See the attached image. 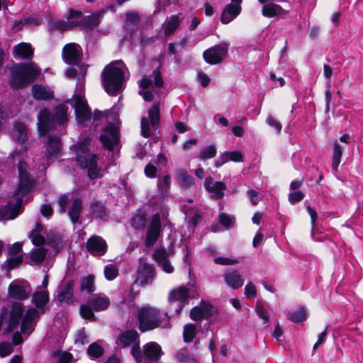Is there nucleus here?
<instances>
[{
	"label": "nucleus",
	"instance_id": "nucleus-1",
	"mask_svg": "<svg viewBox=\"0 0 363 363\" xmlns=\"http://www.w3.org/2000/svg\"><path fill=\"white\" fill-rule=\"evenodd\" d=\"M27 147L22 146L19 149H16L9 155L10 160L13 162L16 161V158H18L19 184L13 194V196L16 199L15 208L22 205L23 197L28 194L33 187V177L28 172L26 162L23 160L24 156L27 154Z\"/></svg>",
	"mask_w": 363,
	"mask_h": 363
},
{
	"label": "nucleus",
	"instance_id": "nucleus-2",
	"mask_svg": "<svg viewBox=\"0 0 363 363\" xmlns=\"http://www.w3.org/2000/svg\"><path fill=\"white\" fill-rule=\"evenodd\" d=\"M138 328L141 333L152 330L154 329L169 328L170 317L165 313L162 316L161 311L155 307L144 306L138 307L135 313Z\"/></svg>",
	"mask_w": 363,
	"mask_h": 363
},
{
	"label": "nucleus",
	"instance_id": "nucleus-3",
	"mask_svg": "<svg viewBox=\"0 0 363 363\" xmlns=\"http://www.w3.org/2000/svg\"><path fill=\"white\" fill-rule=\"evenodd\" d=\"M40 74V68L33 62L17 63L10 69L8 83L13 90L21 89L34 82Z\"/></svg>",
	"mask_w": 363,
	"mask_h": 363
},
{
	"label": "nucleus",
	"instance_id": "nucleus-4",
	"mask_svg": "<svg viewBox=\"0 0 363 363\" xmlns=\"http://www.w3.org/2000/svg\"><path fill=\"white\" fill-rule=\"evenodd\" d=\"M68 108L64 104L56 106L52 111L42 108L38 115V128L40 135H46L67 121Z\"/></svg>",
	"mask_w": 363,
	"mask_h": 363
},
{
	"label": "nucleus",
	"instance_id": "nucleus-5",
	"mask_svg": "<svg viewBox=\"0 0 363 363\" xmlns=\"http://www.w3.org/2000/svg\"><path fill=\"white\" fill-rule=\"evenodd\" d=\"M124 63L121 60H116L103 69L101 78L105 91L111 96L116 95L120 91L124 82Z\"/></svg>",
	"mask_w": 363,
	"mask_h": 363
},
{
	"label": "nucleus",
	"instance_id": "nucleus-6",
	"mask_svg": "<svg viewBox=\"0 0 363 363\" xmlns=\"http://www.w3.org/2000/svg\"><path fill=\"white\" fill-rule=\"evenodd\" d=\"M148 116L150 122L148 121V119L143 116L141 118V134L144 138H149L151 136V130H150V125L152 127H155L156 125H158L160 122V104H154L152 105V106L149 108L148 111Z\"/></svg>",
	"mask_w": 363,
	"mask_h": 363
},
{
	"label": "nucleus",
	"instance_id": "nucleus-7",
	"mask_svg": "<svg viewBox=\"0 0 363 363\" xmlns=\"http://www.w3.org/2000/svg\"><path fill=\"white\" fill-rule=\"evenodd\" d=\"M228 54V45L226 43L216 45L203 53L204 60L209 65H217L222 62Z\"/></svg>",
	"mask_w": 363,
	"mask_h": 363
},
{
	"label": "nucleus",
	"instance_id": "nucleus-8",
	"mask_svg": "<svg viewBox=\"0 0 363 363\" xmlns=\"http://www.w3.org/2000/svg\"><path fill=\"white\" fill-rule=\"evenodd\" d=\"M77 162L82 168L88 169V177L90 179H95L100 177L101 169L97 167L96 154H79L77 155Z\"/></svg>",
	"mask_w": 363,
	"mask_h": 363
},
{
	"label": "nucleus",
	"instance_id": "nucleus-9",
	"mask_svg": "<svg viewBox=\"0 0 363 363\" xmlns=\"http://www.w3.org/2000/svg\"><path fill=\"white\" fill-rule=\"evenodd\" d=\"M161 218L159 213L152 215L145 238V245L147 247H152L161 234Z\"/></svg>",
	"mask_w": 363,
	"mask_h": 363
},
{
	"label": "nucleus",
	"instance_id": "nucleus-10",
	"mask_svg": "<svg viewBox=\"0 0 363 363\" xmlns=\"http://www.w3.org/2000/svg\"><path fill=\"white\" fill-rule=\"evenodd\" d=\"M76 119L78 123L83 124L91 119V111L86 101L81 95L74 96V104Z\"/></svg>",
	"mask_w": 363,
	"mask_h": 363
},
{
	"label": "nucleus",
	"instance_id": "nucleus-11",
	"mask_svg": "<svg viewBox=\"0 0 363 363\" xmlns=\"http://www.w3.org/2000/svg\"><path fill=\"white\" fill-rule=\"evenodd\" d=\"M136 273L137 277L134 283L138 282L141 286L152 284L156 274L154 265L147 262L140 264Z\"/></svg>",
	"mask_w": 363,
	"mask_h": 363
},
{
	"label": "nucleus",
	"instance_id": "nucleus-12",
	"mask_svg": "<svg viewBox=\"0 0 363 363\" xmlns=\"http://www.w3.org/2000/svg\"><path fill=\"white\" fill-rule=\"evenodd\" d=\"M62 55L67 65H77L82 60V49L77 43H68L64 46Z\"/></svg>",
	"mask_w": 363,
	"mask_h": 363
},
{
	"label": "nucleus",
	"instance_id": "nucleus-13",
	"mask_svg": "<svg viewBox=\"0 0 363 363\" xmlns=\"http://www.w3.org/2000/svg\"><path fill=\"white\" fill-rule=\"evenodd\" d=\"M99 140L104 148L111 151L118 140V133L113 123H109L103 130Z\"/></svg>",
	"mask_w": 363,
	"mask_h": 363
},
{
	"label": "nucleus",
	"instance_id": "nucleus-14",
	"mask_svg": "<svg viewBox=\"0 0 363 363\" xmlns=\"http://www.w3.org/2000/svg\"><path fill=\"white\" fill-rule=\"evenodd\" d=\"M242 2V0H231V2L225 6L220 16L222 23H229L240 13Z\"/></svg>",
	"mask_w": 363,
	"mask_h": 363
},
{
	"label": "nucleus",
	"instance_id": "nucleus-15",
	"mask_svg": "<svg viewBox=\"0 0 363 363\" xmlns=\"http://www.w3.org/2000/svg\"><path fill=\"white\" fill-rule=\"evenodd\" d=\"M86 247L91 255L95 256L104 255L107 251L106 241L97 235H94L88 239Z\"/></svg>",
	"mask_w": 363,
	"mask_h": 363
},
{
	"label": "nucleus",
	"instance_id": "nucleus-16",
	"mask_svg": "<svg viewBox=\"0 0 363 363\" xmlns=\"http://www.w3.org/2000/svg\"><path fill=\"white\" fill-rule=\"evenodd\" d=\"M140 340L139 334L134 329L122 331L116 337L115 343L121 348L132 346Z\"/></svg>",
	"mask_w": 363,
	"mask_h": 363
},
{
	"label": "nucleus",
	"instance_id": "nucleus-17",
	"mask_svg": "<svg viewBox=\"0 0 363 363\" xmlns=\"http://www.w3.org/2000/svg\"><path fill=\"white\" fill-rule=\"evenodd\" d=\"M40 315V314L37 309L34 308L28 309L21 320V332L25 335L30 334L34 330V320L39 318Z\"/></svg>",
	"mask_w": 363,
	"mask_h": 363
},
{
	"label": "nucleus",
	"instance_id": "nucleus-18",
	"mask_svg": "<svg viewBox=\"0 0 363 363\" xmlns=\"http://www.w3.org/2000/svg\"><path fill=\"white\" fill-rule=\"evenodd\" d=\"M61 138L58 135H50L47 138L45 155L47 160L52 157H57L62 148Z\"/></svg>",
	"mask_w": 363,
	"mask_h": 363
},
{
	"label": "nucleus",
	"instance_id": "nucleus-19",
	"mask_svg": "<svg viewBox=\"0 0 363 363\" xmlns=\"http://www.w3.org/2000/svg\"><path fill=\"white\" fill-rule=\"evenodd\" d=\"M74 281L69 280L58 287L57 299L60 303L71 304L74 302Z\"/></svg>",
	"mask_w": 363,
	"mask_h": 363
},
{
	"label": "nucleus",
	"instance_id": "nucleus-20",
	"mask_svg": "<svg viewBox=\"0 0 363 363\" xmlns=\"http://www.w3.org/2000/svg\"><path fill=\"white\" fill-rule=\"evenodd\" d=\"M174 179L184 189H189L196 185L194 178L190 175L185 168H179L175 170Z\"/></svg>",
	"mask_w": 363,
	"mask_h": 363
},
{
	"label": "nucleus",
	"instance_id": "nucleus-21",
	"mask_svg": "<svg viewBox=\"0 0 363 363\" xmlns=\"http://www.w3.org/2000/svg\"><path fill=\"white\" fill-rule=\"evenodd\" d=\"M189 296V289L182 286L170 291L168 296V301L169 302L179 301V310H181L183 305L188 303Z\"/></svg>",
	"mask_w": 363,
	"mask_h": 363
},
{
	"label": "nucleus",
	"instance_id": "nucleus-22",
	"mask_svg": "<svg viewBox=\"0 0 363 363\" xmlns=\"http://www.w3.org/2000/svg\"><path fill=\"white\" fill-rule=\"evenodd\" d=\"M226 284L233 289H238L244 284V278L235 269H227L223 274Z\"/></svg>",
	"mask_w": 363,
	"mask_h": 363
},
{
	"label": "nucleus",
	"instance_id": "nucleus-23",
	"mask_svg": "<svg viewBox=\"0 0 363 363\" xmlns=\"http://www.w3.org/2000/svg\"><path fill=\"white\" fill-rule=\"evenodd\" d=\"M183 20L184 16L181 13L177 15L171 16L169 18H167L166 21L162 24V29L165 37H168L174 34Z\"/></svg>",
	"mask_w": 363,
	"mask_h": 363
},
{
	"label": "nucleus",
	"instance_id": "nucleus-24",
	"mask_svg": "<svg viewBox=\"0 0 363 363\" xmlns=\"http://www.w3.org/2000/svg\"><path fill=\"white\" fill-rule=\"evenodd\" d=\"M89 303L94 311L99 312L106 310L110 306V299L104 294H96L89 298Z\"/></svg>",
	"mask_w": 363,
	"mask_h": 363
},
{
	"label": "nucleus",
	"instance_id": "nucleus-25",
	"mask_svg": "<svg viewBox=\"0 0 363 363\" xmlns=\"http://www.w3.org/2000/svg\"><path fill=\"white\" fill-rule=\"evenodd\" d=\"M99 16L96 13L86 16L83 17L80 21L77 22H72L74 26L79 27L82 30H84L86 32L93 30L99 25Z\"/></svg>",
	"mask_w": 363,
	"mask_h": 363
},
{
	"label": "nucleus",
	"instance_id": "nucleus-26",
	"mask_svg": "<svg viewBox=\"0 0 363 363\" xmlns=\"http://www.w3.org/2000/svg\"><path fill=\"white\" fill-rule=\"evenodd\" d=\"M144 357L152 362H157L160 358L162 352L161 347L155 342H150L143 346Z\"/></svg>",
	"mask_w": 363,
	"mask_h": 363
},
{
	"label": "nucleus",
	"instance_id": "nucleus-27",
	"mask_svg": "<svg viewBox=\"0 0 363 363\" xmlns=\"http://www.w3.org/2000/svg\"><path fill=\"white\" fill-rule=\"evenodd\" d=\"M28 284L11 283L9 286V294L11 298L16 300H24L28 297L29 292L26 288Z\"/></svg>",
	"mask_w": 363,
	"mask_h": 363
},
{
	"label": "nucleus",
	"instance_id": "nucleus-28",
	"mask_svg": "<svg viewBox=\"0 0 363 363\" xmlns=\"http://www.w3.org/2000/svg\"><path fill=\"white\" fill-rule=\"evenodd\" d=\"M32 95L36 100L48 101L54 98L52 91L48 89L41 84H35L31 88Z\"/></svg>",
	"mask_w": 363,
	"mask_h": 363
},
{
	"label": "nucleus",
	"instance_id": "nucleus-29",
	"mask_svg": "<svg viewBox=\"0 0 363 363\" xmlns=\"http://www.w3.org/2000/svg\"><path fill=\"white\" fill-rule=\"evenodd\" d=\"M262 4V14L264 17L272 18L277 16H282L286 13V11L280 5L274 2H267Z\"/></svg>",
	"mask_w": 363,
	"mask_h": 363
},
{
	"label": "nucleus",
	"instance_id": "nucleus-30",
	"mask_svg": "<svg viewBox=\"0 0 363 363\" xmlns=\"http://www.w3.org/2000/svg\"><path fill=\"white\" fill-rule=\"evenodd\" d=\"M82 209V201L80 198H75L72 200V204L68 208V216L72 222L76 223L78 222Z\"/></svg>",
	"mask_w": 363,
	"mask_h": 363
},
{
	"label": "nucleus",
	"instance_id": "nucleus-31",
	"mask_svg": "<svg viewBox=\"0 0 363 363\" xmlns=\"http://www.w3.org/2000/svg\"><path fill=\"white\" fill-rule=\"evenodd\" d=\"M79 291L88 294H92L96 290L95 277L94 274H89L82 277L79 282Z\"/></svg>",
	"mask_w": 363,
	"mask_h": 363
},
{
	"label": "nucleus",
	"instance_id": "nucleus-32",
	"mask_svg": "<svg viewBox=\"0 0 363 363\" xmlns=\"http://www.w3.org/2000/svg\"><path fill=\"white\" fill-rule=\"evenodd\" d=\"M13 137L16 143L21 145L26 142L28 140L27 128L23 123L17 122L15 123Z\"/></svg>",
	"mask_w": 363,
	"mask_h": 363
},
{
	"label": "nucleus",
	"instance_id": "nucleus-33",
	"mask_svg": "<svg viewBox=\"0 0 363 363\" xmlns=\"http://www.w3.org/2000/svg\"><path fill=\"white\" fill-rule=\"evenodd\" d=\"M13 52L15 57L18 56L22 59H29L33 55V50L28 43H21L14 46Z\"/></svg>",
	"mask_w": 363,
	"mask_h": 363
},
{
	"label": "nucleus",
	"instance_id": "nucleus-34",
	"mask_svg": "<svg viewBox=\"0 0 363 363\" xmlns=\"http://www.w3.org/2000/svg\"><path fill=\"white\" fill-rule=\"evenodd\" d=\"M43 230V226L40 223H36L35 228L32 230L30 233V238L35 246H42L46 242L44 236L42 235Z\"/></svg>",
	"mask_w": 363,
	"mask_h": 363
},
{
	"label": "nucleus",
	"instance_id": "nucleus-35",
	"mask_svg": "<svg viewBox=\"0 0 363 363\" xmlns=\"http://www.w3.org/2000/svg\"><path fill=\"white\" fill-rule=\"evenodd\" d=\"M48 301V294L45 291H36L33 295V301L35 307L38 309H42L40 314L44 313V306L47 304Z\"/></svg>",
	"mask_w": 363,
	"mask_h": 363
},
{
	"label": "nucleus",
	"instance_id": "nucleus-36",
	"mask_svg": "<svg viewBox=\"0 0 363 363\" xmlns=\"http://www.w3.org/2000/svg\"><path fill=\"white\" fill-rule=\"evenodd\" d=\"M91 212L96 218L106 219L107 210L106 206L100 201H94L90 204Z\"/></svg>",
	"mask_w": 363,
	"mask_h": 363
},
{
	"label": "nucleus",
	"instance_id": "nucleus-37",
	"mask_svg": "<svg viewBox=\"0 0 363 363\" xmlns=\"http://www.w3.org/2000/svg\"><path fill=\"white\" fill-rule=\"evenodd\" d=\"M62 238L56 233L50 231L47 235V245L55 250H59L62 247Z\"/></svg>",
	"mask_w": 363,
	"mask_h": 363
},
{
	"label": "nucleus",
	"instance_id": "nucleus-38",
	"mask_svg": "<svg viewBox=\"0 0 363 363\" xmlns=\"http://www.w3.org/2000/svg\"><path fill=\"white\" fill-rule=\"evenodd\" d=\"M342 151V147L337 142H335L333 144V154L332 160V169L334 171L337 170L339 164L341 162Z\"/></svg>",
	"mask_w": 363,
	"mask_h": 363
},
{
	"label": "nucleus",
	"instance_id": "nucleus-39",
	"mask_svg": "<svg viewBox=\"0 0 363 363\" xmlns=\"http://www.w3.org/2000/svg\"><path fill=\"white\" fill-rule=\"evenodd\" d=\"M197 333V326L194 323H188L184 325L183 338L185 342H191Z\"/></svg>",
	"mask_w": 363,
	"mask_h": 363
},
{
	"label": "nucleus",
	"instance_id": "nucleus-40",
	"mask_svg": "<svg viewBox=\"0 0 363 363\" xmlns=\"http://www.w3.org/2000/svg\"><path fill=\"white\" fill-rule=\"evenodd\" d=\"M216 146L215 145H210L200 150L199 158L201 160L205 161L206 160L214 157L216 155Z\"/></svg>",
	"mask_w": 363,
	"mask_h": 363
},
{
	"label": "nucleus",
	"instance_id": "nucleus-41",
	"mask_svg": "<svg viewBox=\"0 0 363 363\" xmlns=\"http://www.w3.org/2000/svg\"><path fill=\"white\" fill-rule=\"evenodd\" d=\"M201 213L198 210H189L186 213V221L194 227L201 222Z\"/></svg>",
	"mask_w": 363,
	"mask_h": 363
},
{
	"label": "nucleus",
	"instance_id": "nucleus-42",
	"mask_svg": "<svg viewBox=\"0 0 363 363\" xmlns=\"http://www.w3.org/2000/svg\"><path fill=\"white\" fill-rule=\"evenodd\" d=\"M169 252L163 247H156L152 253V258L158 264L168 259Z\"/></svg>",
	"mask_w": 363,
	"mask_h": 363
},
{
	"label": "nucleus",
	"instance_id": "nucleus-43",
	"mask_svg": "<svg viewBox=\"0 0 363 363\" xmlns=\"http://www.w3.org/2000/svg\"><path fill=\"white\" fill-rule=\"evenodd\" d=\"M48 253V250L44 247H39L33 250L30 255L33 262L37 264L42 263Z\"/></svg>",
	"mask_w": 363,
	"mask_h": 363
},
{
	"label": "nucleus",
	"instance_id": "nucleus-44",
	"mask_svg": "<svg viewBox=\"0 0 363 363\" xmlns=\"http://www.w3.org/2000/svg\"><path fill=\"white\" fill-rule=\"evenodd\" d=\"M226 189V185L223 182H216L213 185L210 193L213 194L215 199H219L224 196V191Z\"/></svg>",
	"mask_w": 363,
	"mask_h": 363
},
{
	"label": "nucleus",
	"instance_id": "nucleus-45",
	"mask_svg": "<svg viewBox=\"0 0 363 363\" xmlns=\"http://www.w3.org/2000/svg\"><path fill=\"white\" fill-rule=\"evenodd\" d=\"M171 177L165 175L162 178H159L157 180V188L162 194H165L171 186Z\"/></svg>",
	"mask_w": 363,
	"mask_h": 363
},
{
	"label": "nucleus",
	"instance_id": "nucleus-46",
	"mask_svg": "<svg viewBox=\"0 0 363 363\" xmlns=\"http://www.w3.org/2000/svg\"><path fill=\"white\" fill-rule=\"evenodd\" d=\"M293 323H301L306 320L307 313L304 308H300L298 310L294 311L288 318Z\"/></svg>",
	"mask_w": 363,
	"mask_h": 363
},
{
	"label": "nucleus",
	"instance_id": "nucleus-47",
	"mask_svg": "<svg viewBox=\"0 0 363 363\" xmlns=\"http://www.w3.org/2000/svg\"><path fill=\"white\" fill-rule=\"evenodd\" d=\"M131 225L137 230H143L146 225L145 214H138L131 218Z\"/></svg>",
	"mask_w": 363,
	"mask_h": 363
},
{
	"label": "nucleus",
	"instance_id": "nucleus-48",
	"mask_svg": "<svg viewBox=\"0 0 363 363\" xmlns=\"http://www.w3.org/2000/svg\"><path fill=\"white\" fill-rule=\"evenodd\" d=\"M104 275L107 280L112 281L118 275V269L113 264H108L104 267Z\"/></svg>",
	"mask_w": 363,
	"mask_h": 363
},
{
	"label": "nucleus",
	"instance_id": "nucleus-49",
	"mask_svg": "<svg viewBox=\"0 0 363 363\" xmlns=\"http://www.w3.org/2000/svg\"><path fill=\"white\" fill-rule=\"evenodd\" d=\"M94 310L90 306L89 302L86 304H82L79 307V313L81 316L86 320H92L94 318Z\"/></svg>",
	"mask_w": 363,
	"mask_h": 363
},
{
	"label": "nucleus",
	"instance_id": "nucleus-50",
	"mask_svg": "<svg viewBox=\"0 0 363 363\" xmlns=\"http://www.w3.org/2000/svg\"><path fill=\"white\" fill-rule=\"evenodd\" d=\"M23 312V305L21 303H15L12 305L10 317L21 320L24 315Z\"/></svg>",
	"mask_w": 363,
	"mask_h": 363
},
{
	"label": "nucleus",
	"instance_id": "nucleus-51",
	"mask_svg": "<svg viewBox=\"0 0 363 363\" xmlns=\"http://www.w3.org/2000/svg\"><path fill=\"white\" fill-rule=\"evenodd\" d=\"M130 353L137 362L140 363L143 361L144 355L140 347V340L132 345Z\"/></svg>",
	"mask_w": 363,
	"mask_h": 363
},
{
	"label": "nucleus",
	"instance_id": "nucleus-52",
	"mask_svg": "<svg viewBox=\"0 0 363 363\" xmlns=\"http://www.w3.org/2000/svg\"><path fill=\"white\" fill-rule=\"evenodd\" d=\"M23 262V256L17 255V256H11V257L8 258L4 264L6 265V269L8 271H10L17 267H18Z\"/></svg>",
	"mask_w": 363,
	"mask_h": 363
},
{
	"label": "nucleus",
	"instance_id": "nucleus-53",
	"mask_svg": "<svg viewBox=\"0 0 363 363\" xmlns=\"http://www.w3.org/2000/svg\"><path fill=\"white\" fill-rule=\"evenodd\" d=\"M88 354L94 358H99L104 354L103 347L97 343L91 344L87 350Z\"/></svg>",
	"mask_w": 363,
	"mask_h": 363
},
{
	"label": "nucleus",
	"instance_id": "nucleus-54",
	"mask_svg": "<svg viewBox=\"0 0 363 363\" xmlns=\"http://www.w3.org/2000/svg\"><path fill=\"white\" fill-rule=\"evenodd\" d=\"M219 222L225 228H230L235 224V218L227 213H221L219 215Z\"/></svg>",
	"mask_w": 363,
	"mask_h": 363
},
{
	"label": "nucleus",
	"instance_id": "nucleus-55",
	"mask_svg": "<svg viewBox=\"0 0 363 363\" xmlns=\"http://www.w3.org/2000/svg\"><path fill=\"white\" fill-rule=\"evenodd\" d=\"M199 307L204 318H210L214 313V307L208 302L202 300Z\"/></svg>",
	"mask_w": 363,
	"mask_h": 363
},
{
	"label": "nucleus",
	"instance_id": "nucleus-56",
	"mask_svg": "<svg viewBox=\"0 0 363 363\" xmlns=\"http://www.w3.org/2000/svg\"><path fill=\"white\" fill-rule=\"evenodd\" d=\"M13 350V347L9 342H3L0 344V357L9 356Z\"/></svg>",
	"mask_w": 363,
	"mask_h": 363
},
{
	"label": "nucleus",
	"instance_id": "nucleus-57",
	"mask_svg": "<svg viewBox=\"0 0 363 363\" xmlns=\"http://www.w3.org/2000/svg\"><path fill=\"white\" fill-rule=\"evenodd\" d=\"M125 22L129 23L133 25L135 28H138L139 21H140V16L135 12H128L125 15Z\"/></svg>",
	"mask_w": 363,
	"mask_h": 363
},
{
	"label": "nucleus",
	"instance_id": "nucleus-58",
	"mask_svg": "<svg viewBox=\"0 0 363 363\" xmlns=\"http://www.w3.org/2000/svg\"><path fill=\"white\" fill-rule=\"evenodd\" d=\"M151 79L152 78V84L156 87H162L163 86V79L161 75V72L158 69L153 70L152 75H150Z\"/></svg>",
	"mask_w": 363,
	"mask_h": 363
},
{
	"label": "nucleus",
	"instance_id": "nucleus-59",
	"mask_svg": "<svg viewBox=\"0 0 363 363\" xmlns=\"http://www.w3.org/2000/svg\"><path fill=\"white\" fill-rule=\"evenodd\" d=\"M71 25H74V23H72V22L67 23L62 21H56L52 23L51 26L52 29L63 31L68 30Z\"/></svg>",
	"mask_w": 363,
	"mask_h": 363
},
{
	"label": "nucleus",
	"instance_id": "nucleus-60",
	"mask_svg": "<svg viewBox=\"0 0 363 363\" xmlns=\"http://www.w3.org/2000/svg\"><path fill=\"white\" fill-rule=\"evenodd\" d=\"M304 196L305 195L302 191H294L289 194V201L291 204H295L300 202L304 198Z\"/></svg>",
	"mask_w": 363,
	"mask_h": 363
},
{
	"label": "nucleus",
	"instance_id": "nucleus-61",
	"mask_svg": "<svg viewBox=\"0 0 363 363\" xmlns=\"http://www.w3.org/2000/svg\"><path fill=\"white\" fill-rule=\"evenodd\" d=\"M245 295L248 298H252L257 295V288L252 282H248L245 286Z\"/></svg>",
	"mask_w": 363,
	"mask_h": 363
},
{
	"label": "nucleus",
	"instance_id": "nucleus-62",
	"mask_svg": "<svg viewBox=\"0 0 363 363\" xmlns=\"http://www.w3.org/2000/svg\"><path fill=\"white\" fill-rule=\"evenodd\" d=\"M189 315L191 319L195 321L201 320L204 318L199 306H195L193 308H191L190 311Z\"/></svg>",
	"mask_w": 363,
	"mask_h": 363
},
{
	"label": "nucleus",
	"instance_id": "nucleus-63",
	"mask_svg": "<svg viewBox=\"0 0 363 363\" xmlns=\"http://www.w3.org/2000/svg\"><path fill=\"white\" fill-rule=\"evenodd\" d=\"M255 311L258 316L262 318L264 323H268L269 322V317L268 313L265 311L263 306L258 305L255 308Z\"/></svg>",
	"mask_w": 363,
	"mask_h": 363
},
{
	"label": "nucleus",
	"instance_id": "nucleus-64",
	"mask_svg": "<svg viewBox=\"0 0 363 363\" xmlns=\"http://www.w3.org/2000/svg\"><path fill=\"white\" fill-rule=\"evenodd\" d=\"M176 358L181 363L189 362L192 358L186 350H182L177 353Z\"/></svg>",
	"mask_w": 363,
	"mask_h": 363
}]
</instances>
